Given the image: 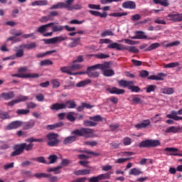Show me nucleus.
<instances>
[{
    "mask_svg": "<svg viewBox=\"0 0 182 182\" xmlns=\"http://www.w3.org/2000/svg\"><path fill=\"white\" fill-rule=\"evenodd\" d=\"M65 27L58 23H49L38 28L37 32L41 33L43 36L48 38L52 36L55 32H62Z\"/></svg>",
    "mask_w": 182,
    "mask_h": 182,
    "instance_id": "f257e3e1",
    "label": "nucleus"
},
{
    "mask_svg": "<svg viewBox=\"0 0 182 182\" xmlns=\"http://www.w3.org/2000/svg\"><path fill=\"white\" fill-rule=\"evenodd\" d=\"M107 49H116V50H129L131 53H139L136 46H126L123 44L114 43L107 46Z\"/></svg>",
    "mask_w": 182,
    "mask_h": 182,
    "instance_id": "f03ea898",
    "label": "nucleus"
},
{
    "mask_svg": "<svg viewBox=\"0 0 182 182\" xmlns=\"http://www.w3.org/2000/svg\"><path fill=\"white\" fill-rule=\"evenodd\" d=\"M76 102L73 100H68L65 103H55L50 106V110H62L63 109H75Z\"/></svg>",
    "mask_w": 182,
    "mask_h": 182,
    "instance_id": "7ed1b4c3",
    "label": "nucleus"
},
{
    "mask_svg": "<svg viewBox=\"0 0 182 182\" xmlns=\"http://www.w3.org/2000/svg\"><path fill=\"white\" fill-rule=\"evenodd\" d=\"M33 149V144L31 142L30 144H26V143H23L21 144L16 145L15 146V151L11 154L12 156H19L21 153H23V150L29 151Z\"/></svg>",
    "mask_w": 182,
    "mask_h": 182,
    "instance_id": "20e7f679",
    "label": "nucleus"
},
{
    "mask_svg": "<svg viewBox=\"0 0 182 182\" xmlns=\"http://www.w3.org/2000/svg\"><path fill=\"white\" fill-rule=\"evenodd\" d=\"M72 134L89 139L93 137V129L88 128H82L81 129H75L72 132Z\"/></svg>",
    "mask_w": 182,
    "mask_h": 182,
    "instance_id": "39448f33",
    "label": "nucleus"
},
{
    "mask_svg": "<svg viewBox=\"0 0 182 182\" xmlns=\"http://www.w3.org/2000/svg\"><path fill=\"white\" fill-rule=\"evenodd\" d=\"M58 137L59 135H58V134L50 133L47 134L46 141L47 142L48 146H50V147H55V146L59 144Z\"/></svg>",
    "mask_w": 182,
    "mask_h": 182,
    "instance_id": "423d86ee",
    "label": "nucleus"
},
{
    "mask_svg": "<svg viewBox=\"0 0 182 182\" xmlns=\"http://www.w3.org/2000/svg\"><path fill=\"white\" fill-rule=\"evenodd\" d=\"M100 69H101L104 76H106L107 77H110V76H113V75H114V71L110 69V63L109 62L100 64Z\"/></svg>",
    "mask_w": 182,
    "mask_h": 182,
    "instance_id": "0eeeda50",
    "label": "nucleus"
},
{
    "mask_svg": "<svg viewBox=\"0 0 182 182\" xmlns=\"http://www.w3.org/2000/svg\"><path fill=\"white\" fill-rule=\"evenodd\" d=\"M112 174H113V172L109 171L106 173H102L97 176H92L91 178H88L89 182H100L102 181V180H109Z\"/></svg>",
    "mask_w": 182,
    "mask_h": 182,
    "instance_id": "6e6552de",
    "label": "nucleus"
},
{
    "mask_svg": "<svg viewBox=\"0 0 182 182\" xmlns=\"http://www.w3.org/2000/svg\"><path fill=\"white\" fill-rule=\"evenodd\" d=\"M97 69H100V64H96L87 68V75L89 77H99V72H97Z\"/></svg>",
    "mask_w": 182,
    "mask_h": 182,
    "instance_id": "1a4fd4ad",
    "label": "nucleus"
},
{
    "mask_svg": "<svg viewBox=\"0 0 182 182\" xmlns=\"http://www.w3.org/2000/svg\"><path fill=\"white\" fill-rule=\"evenodd\" d=\"M11 76L13 77H20L23 79H36L39 77V75L36 73L21 74V73H18L17 74H12Z\"/></svg>",
    "mask_w": 182,
    "mask_h": 182,
    "instance_id": "9d476101",
    "label": "nucleus"
},
{
    "mask_svg": "<svg viewBox=\"0 0 182 182\" xmlns=\"http://www.w3.org/2000/svg\"><path fill=\"white\" fill-rule=\"evenodd\" d=\"M73 2H75V0H66V4H68V11H73V9H75V11H79L83 8L82 5L79 4L71 6Z\"/></svg>",
    "mask_w": 182,
    "mask_h": 182,
    "instance_id": "9b49d317",
    "label": "nucleus"
},
{
    "mask_svg": "<svg viewBox=\"0 0 182 182\" xmlns=\"http://www.w3.org/2000/svg\"><path fill=\"white\" fill-rule=\"evenodd\" d=\"M24 49L25 48H19V46L18 47H14V50L16 52V54L11 55V60L16 59V58H23V55H25L23 51Z\"/></svg>",
    "mask_w": 182,
    "mask_h": 182,
    "instance_id": "f8f14e48",
    "label": "nucleus"
},
{
    "mask_svg": "<svg viewBox=\"0 0 182 182\" xmlns=\"http://www.w3.org/2000/svg\"><path fill=\"white\" fill-rule=\"evenodd\" d=\"M22 126V122L21 121H14L10 123L9 125L4 127L5 130H14V129H18Z\"/></svg>",
    "mask_w": 182,
    "mask_h": 182,
    "instance_id": "ddd939ff",
    "label": "nucleus"
},
{
    "mask_svg": "<svg viewBox=\"0 0 182 182\" xmlns=\"http://www.w3.org/2000/svg\"><path fill=\"white\" fill-rule=\"evenodd\" d=\"M122 6L124 9H136V2L133 1H127L122 3Z\"/></svg>",
    "mask_w": 182,
    "mask_h": 182,
    "instance_id": "4468645a",
    "label": "nucleus"
},
{
    "mask_svg": "<svg viewBox=\"0 0 182 182\" xmlns=\"http://www.w3.org/2000/svg\"><path fill=\"white\" fill-rule=\"evenodd\" d=\"M63 8H65V9H68V3L65 2H58L55 4H53L50 7V10L53 9H62Z\"/></svg>",
    "mask_w": 182,
    "mask_h": 182,
    "instance_id": "2eb2a0df",
    "label": "nucleus"
},
{
    "mask_svg": "<svg viewBox=\"0 0 182 182\" xmlns=\"http://www.w3.org/2000/svg\"><path fill=\"white\" fill-rule=\"evenodd\" d=\"M182 14H170L168 15V18L173 22H181Z\"/></svg>",
    "mask_w": 182,
    "mask_h": 182,
    "instance_id": "dca6fc26",
    "label": "nucleus"
},
{
    "mask_svg": "<svg viewBox=\"0 0 182 182\" xmlns=\"http://www.w3.org/2000/svg\"><path fill=\"white\" fill-rule=\"evenodd\" d=\"M1 97L4 99V100H11V99H14V97H15V92H14V91L3 92L1 95Z\"/></svg>",
    "mask_w": 182,
    "mask_h": 182,
    "instance_id": "f3484780",
    "label": "nucleus"
},
{
    "mask_svg": "<svg viewBox=\"0 0 182 182\" xmlns=\"http://www.w3.org/2000/svg\"><path fill=\"white\" fill-rule=\"evenodd\" d=\"M164 150L165 151H166V156H178V154L176 153V151H178V149L177 148L168 147L166 148Z\"/></svg>",
    "mask_w": 182,
    "mask_h": 182,
    "instance_id": "a211bd4d",
    "label": "nucleus"
},
{
    "mask_svg": "<svg viewBox=\"0 0 182 182\" xmlns=\"http://www.w3.org/2000/svg\"><path fill=\"white\" fill-rule=\"evenodd\" d=\"M178 112L176 111H171V114L166 115L168 119H172L173 120L178 121L182 120V117H178Z\"/></svg>",
    "mask_w": 182,
    "mask_h": 182,
    "instance_id": "6ab92c4d",
    "label": "nucleus"
},
{
    "mask_svg": "<svg viewBox=\"0 0 182 182\" xmlns=\"http://www.w3.org/2000/svg\"><path fill=\"white\" fill-rule=\"evenodd\" d=\"M118 85L121 86V87H130L131 85H134L133 81H127L126 80H120L118 81Z\"/></svg>",
    "mask_w": 182,
    "mask_h": 182,
    "instance_id": "aec40b11",
    "label": "nucleus"
},
{
    "mask_svg": "<svg viewBox=\"0 0 182 182\" xmlns=\"http://www.w3.org/2000/svg\"><path fill=\"white\" fill-rule=\"evenodd\" d=\"M108 90L112 95H123L124 94V90L119 89L116 87L112 88H108Z\"/></svg>",
    "mask_w": 182,
    "mask_h": 182,
    "instance_id": "412c9836",
    "label": "nucleus"
},
{
    "mask_svg": "<svg viewBox=\"0 0 182 182\" xmlns=\"http://www.w3.org/2000/svg\"><path fill=\"white\" fill-rule=\"evenodd\" d=\"M90 169H80L74 171L73 174H75V176H87V174H90Z\"/></svg>",
    "mask_w": 182,
    "mask_h": 182,
    "instance_id": "4be33fe9",
    "label": "nucleus"
},
{
    "mask_svg": "<svg viewBox=\"0 0 182 182\" xmlns=\"http://www.w3.org/2000/svg\"><path fill=\"white\" fill-rule=\"evenodd\" d=\"M150 119L144 120L142 122L135 125L136 129H146L148 126H150Z\"/></svg>",
    "mask_w": 182,
    "mask_h": 182,
    "instance_id": "5701e85b",
    "label": "nucleus"
},
{
    "mask_svg": "<svg viewBox=\"0 0 182 182\" xmlns=\"http://www.w3.org/2000/svg\"><path fill=\"white\" fill-rule=\"evenodd\" d=\"M19 48L21 49H34V48H36V43H31L29 44H21L19 46Z\"/></svg>",
    "mask_w": 182,
    "mask_h": 182,
    "instance_id": "b1692460",
    "label": "nucleus"
},
{
    "mask_svg": "<svg viewBox=\"0 0 182 182\" xmlns=\"http://www.w3.org/2000/svg\"><path fill=\"white\" fill-rule=\"evenodd\" d=\"M32 6H43L48 5V1L46 0H38L31 3Z\"/></svg>",
    "mask_w": 182,
    "mask_h": 182,
    "instance_id": "393cba45",
    "label": "nucleus"
},
{
    "mask_svg": "<svg viewBox=\"0 0 182 182\" xmlns=\"http://www.w3.org/2000/svg\"><path fill=\"white\" fill-rule=\"evenodd\" d=\"M92 83V80L90 79H87L82 81L79 82L76 84L77 87H85V86H87V85H90Z\"/></svg>",
    "mask_w": 182,
    "mask_h": 182,
    "instance_id": "a878e982",
    "label": "nucleus"
},
{
    "mask_svg": "<svg viewBox=\"0 0 182 182\" xmlns=\"http://www.w3.org/2000/svg\"><path fill=\"white\" fill-rule=\"evenodd\" d=\"M73 141H76V136H70L65 138L63 140V144H71V143H73Z\"/></svg>",
    "mask_w": 182,
    "mask_h": 182,
    "instance_id": "bb28decb",
    "label": "nucleus"
},
{
    "mask_svg": "<svg viewBox=\"0 0 182 182\" xmlns=\"http://www.w3.org/2000/svg\"><path fill=\"white\" fill-rule=\"evenodd\" d=\"M161 92L164 95H173V93H174V90L171 87H165L161 89Z\"/></svg>",
    "mask_w": 182,
    "mask_h": 182,
    "instance_id": "cd10ccee",
    "label": "nucleus"
},
{
    "mask_svg": "<svg viewBox=\"0 0 182 182\" xmlns=\"http://www.w3.org/2000/svg\"><path fill=\"white\" fill-rule=\"evenodd\" d=\"M60 72H62V73H67V75H73V73L72 72V69H71L70 66L62 67V68H60Z\"/></svg>",
    "mask_w": 182,
    "mask_h": 182,
    "instance_id": "c85d7f7f",
    "label": "nucleus"
},
{
    "mask_svg": "<svg viewBox=\"0 0 182 182\" xmlns=\"http://www.w3.org/2000/svg\"><path fill=\"white\" fill-rule=\"evenodd\" d=\"M157 48H160V43H154L151 44L148 48L144 50V52H150V50H154V49H157Z\"/></svg>",
    "mask_w": 182,
    "mask_h": 182,
    "instance_id": "c756f323",
    "label": "nucleus"
},
{
    "mask_svg": "<svg viewBox=\"0 0 182 182\" xmlns=\"http://www.w3.org/2000/svg\"><path fill=\"white\" fill-rule=\"evenodd\" d=\"M46 138H41V139H35V138H28L26 139V141L28 143H33V141H36L37 143H43V141H46Z\"/></svg>",
    "mask_w": 182,
    "mask_h": 182,
    "instance_id": "7c9ffc66",
    "label": "nucleus"
},
{
    "mask_svg": "<svg viewBox=\"0 0 182 182\" xmlns=\"http://www.w3.org/2000/svg\"><path fill=\"white\" fill-rule=\"evenodd\" d=\"M132 103L134 105H141L143 103V100H141V96L136 95L132 98Z\"/></svg>",
    "mask_w": 182,
    "mask_h": 182,
    "instance_id": "2f4dec72",
    "label": "nucleus"
},
{
    "mask_svg": "<svg viewBox=\"0 0 182 182\" xmlns=\"http://www.w3.org/2000/svg\"><path fill=\"white\" fill-rule=\"evenodd\" d=\"M141 171L137 168H133L129 171V176H140Z\"/></svg>",
    "mask_w": 182,
    "mask_h": 182,
    "instance_id": "473e14b6",
    "label": "nucleus"
},
{
    "mask_svg": "<svg viewBox=\"0 0 182 182\" xmlns=\"http://www.w3.org/2000/svg\"><path fill=\"white\" fill-rule=\"evenodd\" d=\"M102 38H106V36H114V33L112 30H105L101 33Z\"/></svg>",
    "mask_w": 182,
    "mask_h": 182,
    "instance_id": "72a5a7b5",
    "label": "nucleus"
},
{
    "mask_svg": "<svg viewBox=\"0 0 182 182\" xmlns=\"http://www.w3.org/2000/svg\"><path fill=\"white\" fill-rule=\"evenodd\" d=\"M62 126H63V123L59 122V123L54 124L53 125H48L47 129L48 130H53V129H56L57 127H62Z\"/></svg>",
    "mask_w": 182,
    "mask_h": 182,
    "instance_id": "f704fd0d",
    "label": "nucleus"
},
{
    "mask_svg": "<svg viewBox=\"0 0 182 182\" xmlns=\"http://www.w3.org/2000/svg\"><path fill=\"white\" fill-rule=\"evenodd\" d=\"M33 126H35V121L30 120L29 122L25 123L24 129L26 130H28V129H32V127H33Z\"/></svg>",
    "mask_w": 182,
    "mask_h": 182,
    "instance_id": "c9c22d12",
    "label": "nucleus"
},
{
    "mask_svg": "<svg viewBox=\"0 0 182 182\" xmlns=\"http://www.w3.org/2000/svg\"><path fill=\"white\" fill-rule=\"evenodd\" d=\"M80 42V38H75V39L73 40V41L71 42V43L68 45V46H69V48H75V47L77 46V45H79Z\"/></svg>",
    "mask_w": 182,
    "mask_h": 182,
    "instance_id": "e433bc0d",
    "label": "nucleus"
},
{
    "mask_svg": "<svg viewBox=\"0 0 182 182\" xmlns=\"http://www.w3.org/2000/svg\"><path fill=\"white\" fill-rule=\"evenodd\" d=\"M34 177H36L37 178H49V177H50V174L44 173H36L34 174Z\"/></svg>",
    "mask_w": 182,
    "mask_h": 182,
    "instance_id": "4c0bfd02",
    "label": "nucleus"
},
{
    "mask_svg": "<svg viewBox=\"0 0 182 182\" xmlns=\"http://www.w3.org/2000/svg\"><path fill=\"white\" fill-rule=\"evenodd\" d=\"M177 66H180V63H178V62L164 64V68L167 69V68H177Z\"/></svg>",
    "mask_w": 182,
    "mask_h": 182,
    "instance_id": "58836bf2",
    "label": "nucleus"
},
{
    "mask_svg": "<svg viewBox=\"0 0 182 182\" xmlns=\"http://www.w3.org/2000/svg\"><path fill=\"white\" fill-rule=\"evenodd\" d=\"M54 41V45L55 43L63 42V41H66V37H64L63 36H60L57 37L53 38Z\"/></svg>",
    "mask_w": 182,
    "mask_h": 182,
    "instance_id": "ea45409f",
    "label": "nucleus"
},
{
    "mask_svg": "<svg viewBox=\"0 0 182 182\" xmlns=\"http://www.w3.org/2000/svg\"><path fill=\"white\" fill-rule=\"evenodd\" d=\"M16 100L17 101V103H21L22 102H26V100H29V97L24 96V95H20L16 99Z\"/></svg>",
    "mask_w": 182,
    "mask_h": 182,
    "instance_id": "a19ab883",
    "label": "nucleus"
},
{
    "mask_svg": "<svg viewBox=\"0 0 182 182\" xmlns=\"http://www.w3.org/2000/svg\"><path fill=\"white\" fill-rule=\"evenodd\" d=\"M127 13H111L109 14V16H114V18H120L122 16H127Z\"/></svg>",
    "mask_w": 182,
    "mask_h": 182,
    "instance_id": "79ce46f5",
    "label": "nucleus"
},
{
    "mask_svg": "<svg viewBox=\"0 0 182 182\" xmlns=\"http://www.w3.org/2000/svg\"><path fill=\"white\" fill-rule=\"evenodd\" d=\"M135 33L138 36V39H147V36L143 31H136Z\"/></svg>",
    "mask_w": 182,
    "mask_h": 182,
    "instance_id": "37998d69",
    "label": "nucleus"
},
{
    "mask_svg": "<svg viewBox=\"0 0 182 182\" xmlns=\"http://www.w3.org/2000/svg\"><path fill=\"white\" fill-rule=\"evenodd\" d=\"M84 124L88 127H95V126L97 125V123L95 122L86 120V121H84Z\"/></svg>",
    "mask_w": 182,
    "mask_h": 182,
    "instance_id": "c03bdc74",
    "label": "nucleus"
},
{
    "mask_svg": "<svg viewBox=\"0 0 182 182\" xmlns=\"http://www.w3.org/2000/svg\"><path fill=\"white\" fill-rule=\"evenodd\" d=\"M178 128L176 127H171L166 129V133H178Z\"/></svg>",
    "mask_w": 182,
    "mask_h": 182,
    "instance_id": "a18cd8bd",
    "label": "nucleus"
},
{
    "mask_svg": "<svg viewBox=\"0 0 182 182\" xmlns=\"http://www.w3.org/2000/svg\"><path fill=\"white\" fill-rule=\"evenodd\" d=\"M53 65V63L50 60H44L41 61L40 66H49Z\"/></svg>",
    "mask_w": 182,
    "mask_h": 182,
    "instance_id": "49530a36",
    "label": "nucleus"
},
{
    "mask_svg": "<svg viewBox=\"0 0 182 182\" xmlns=\"http://www.w3.org/2000/svg\"><path fill=\"white\" fill-rule=\"evenodd\" d=\"M149 146L150 147H157V146H160V141L149 139Z\"/></svg>",
    "mask_w": 182,
    "mask_h": 182,
    "instance_id": "de8ad7c7",
    "label": "nucleus"
},
{
    "mask_svg": "<svg viewBox=\"0 0 182 182\" xmlns=\"http://www.w3.org/2000/svg\"><path fill=\"white\" fill-rule=\"evenodd\" d=\"M123 0H100L102 5H107V4H112V2H122Z\"/></svg>",
    "mask_w": 182,
    "mask_h": 182,
    "instance_id": "09e8293b",
    "label": "nucleus"
},
{
    "mask_svg": "<svg viewBox=\"0 0 182 182\" xmlns=\"http://www.w3.org/2000/svg\"><path fill=\"white\" fill-rule=\"evenodd\" d=\"M95 57L97 58V59H107V58H109L110 55H109V54H105L101 53L99 54H96Z\"/></svg>",
    "mask_w": 182,
    "mask_h": 182,
    "instance_id": "8fccbe9b",
    "label": "nucleus"
},
{
    "mask_svg": "<svg viewBox=\"0 0 182 182\" xmlns=\"http://www.w3.org/2000/svg\"><path fill=\"white\" fill-rule=\"evenodd\" d=\"M139 146V147H150V139L142 141Z\"/></svg>",
    "mask_w": 182,
    "mask_h": 182,
    "instance_id": "3c124183",
    "label": "nucleus"
},
{
    "mask_svg": "<svg viewBox=\"0 0 182 182\" xmlns=\"http://www.w3.org/2000/svg\"><path fill=\"white\" fill-rule=\"evenodd\" d=\"M48 160H50V162H48V164H53V163H56V161L58 160V156L50 155L48 157Z\"/></svg>",
    "mask_w": 182,
    "mask_h": 182,
    "instance_id": "603ef678",
    "label": "nucleus"
},
{
    "mask_svg": "<svg viewBox=\"0 0 182 182\" xmlns=\"http://www.w3.org/2000/svg\"><path fill=\"white\" fill-rule=\"evenodd\" d=\"M0 119L5 120L6 119H11V116L8 112H1L0 113Z\"/></svg>",
    "mask_w": 182,
    "mask_h": 182,
    "instance_id": "864d4df0",
    "label": "nucleus"
},
{
    "mask_svg": "<svg viewBox=\"0 0 182 182\" xmlns=\"http://www.w3.org/2000/svg\"><path fill=\"white\" fill-rule=\"evenodd\" d=\"M157 89V86L156 85H148L146 87V93H151V92H154Z\"/></svg>",
    "mask_w": 182,
    "mask_h": 182,
    "instance_id": "5fc2aeb1",
    "label": "nucleus"
},
{
    "mask_svg": "<svg viewBox=\"0 0 182 182\" xmlns=\"http://www.w3.org/2000/svg\"><path fill=\"white\" fill-rule=\"evenodd\" d=\"M180 43H181L179 41H176L172 43L166 44L165 46H166V48H171L173 46H178V45H180Z\"/></svg>",
    "mask_w": 182,
    "mask_h": 182,
    "instance_id": "6e6d98bb",
    "label": "nucleus"
},
{
    "mask_svg": "<svg viewBox=\"0 0 182 182\" xmlns=\"http://www.w3.org/2000/svg\"><path fill=\"white\" fill-rule=\"evenodd\" d=\"M129 90H132V92H135L136 93H138V92L140 90V87L139 86H134V85H129Z\"/></svg>",
    "mask_w": 182,
    "mask_h": 182,
    "instance_id": "4d7b16f0",
    "label": "nucleus"
},
{
    "mask_svg": "<svg viewBox=\"0 0 182 182\" xmlns=\"http://www.w3.org/2000/svg\"><path fill=\"white\" fill-rule=\"evenodd\" d=\"M90 120H93L96 123V122H102V119L100 115H95L94 117H90Z\"/></svg>",
    "mask_w": 182,
    "mask_h": 182,
    "instance_id": "13d9d810",
    "label": "nucleus"
},
{
    "mask_svg": "<svg viewBox=\"0 0 182 182\" xmlns=\"http://www.w3.org/2000/svg\"><path fill=\"white\" fill-rule=\"evenodd\" d=\"M11 35H14V38L16 36H21V35H23V33H22V31H16L15 29L11 30Z\"/></svg>",
    "mask_w": 182,
    "mask_h": 182,
    "instance_id": "bf43d9fd",
    "label": "nucleus"
},
{
    "mask_svg": "<svg viewBox=\"0 0 182 182\" xmlns=\"http://www.w3.org/2000/svg\"><path fill=\"white\" fill-rule=\"evenodd\" d=\"M123 41H124L125 43H127V45H136V43H137L136 41H134L130 39L120 40V41H118V42H123Z\"/></svg>",
    "mask_w": 182,
    "mask_h": 182,
    "instance_id": "052dcab7",
    "label": "nucleus"
},
{
    "mask_svg": "<svg viewBox=\"0 0 182 182\" xmlns=\"http://www.w3.org/2000/svg\"><path fill=\"white\" fill-rule=\"evenodd\" d=\"M100 43L102 44L106 43L108 45H112V43H112V40H110L109 38L100 39Z\"/></svg>",
    "mask_w": 182,
    "mask_h": 182,
    "instance_id": "680f3d73",
    "label": "nucleus"
},
{
    "mask_svg": "<svg viewBox=\"0 0 182 182\" xmlns=\"http://www.w3.org/2000/svg\"><path fill=\"white\" fill-rule=\"evenodd\" d=\"M88 8H90V9H96L97 11H100V9H102L100 5L96 4H88Z\"/></svg>",
    "mask_w": 182,
    "mask_h": 182,
    "instance_id": "e2e57ef3",
    "label": "nucleus"
},
{
    "mask_svg": "<svg viewBox=\"0 0 182 182\" xmlns=\"http://www.w3.org/2000/svg\"><path fill=\"white\" fill-rule=\"evenodd\" d=\"M51 83L53 85V87H59V86H60V82H59V80L57 79L51 80Z\"/></svg>",
    "mask_w": 182,
    "mask_h": 182,
    "instance_id": "0e129e2a",
    "label": "nucleus"
},
{
    "mask_svg": "<svg viewBox=\"0 0 182 182\" xmlns=\"http://www.w3.org/2000/svg\"><path fill=\"white\" fill-rule=\"evenodd\" d=\"M58 15H59L58 11H50L48 14V17L50 18V20L52 21L53 17L58 16Z\"/></svg>",
    "mask_w": 182,
    "mask_h": 182,
    "instance_id": "69168bd1",
    "label": "nucleus"
},
{
    "mask_svg": "<svg viewBox=\"0 0 182 182\" xmlns=\"http://www.w3.org/2000/svg\"><path fill=\"white\" fill-rule=\"evenodd\" d=\"M67 119L68 120H70V122H75L76 120V118L75 116H73V114L72 112H70L67 114Z\"/></svg>",
    "mask_w": 182,
    "mask_h": 182,
    "instance_id": "338daca9",
    "label": "nucleus"
},
{
    "mask_svg": "<svg viewBox=\"0 0 182 182\" xmlns=\"http://www.w3.org/2000/svg\"><path fill=\"white\" fill-rule=\"evenodd\" d=\"M29 109H18L16 111L17 114H28L29 113Z\"/></svg>",
    "mask_w": 182,
    "mask_h": 182,
    "instance_id": "774afa93",
    "label": "nucleus"
}]
</instances>
